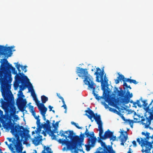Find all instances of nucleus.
<instances>
[{
    "label": "nucleus",
    "instance_id": "1",
    "mask_svg": "<svg viewBox=\"0 0 153 153\" xmlns=\"http://www.w3.org/2000/svg\"><path fill=\"white\" fill-rule=\"evenodd\" d=\"M3 60L5 63L1 65L0 68V85L1 89L10 90L11 83L12 81L11 77V70L14 74H17L15 68L11 64L8 62L6 59Z\"/></svg>",
    "mask_w": 153,
    "mask_h": 153
},
{
    "label": "nucleus",
    "instance_id": "2",
    "mask_svg": "<svg viewBox=\"0 0 153 153\" xmlns=\"http://www.w3.org/2000/svg\"><path fill=\"white\" fill-rule=\"evenodd\" d=\"M86 113L85 115L86 116L91 120V122L94 121L92 119L93 118L97 124L98 125V128L99 131V136L100 137H98V142L100 143L101 146L103 148V151L102 152H98V153H115L113 149L112 146L110 145L107 146L105 143L102 142L101 140L102 139V137L103 133L102 128V123L101 120V117L100 115H97V113L94 114V112L89 108H88L87 110L85 111Z\"/></svg>",
    "mask_w": 153,
    "mask_h": 153
},
{
    "label": "nucleus",
    "instance_id": "3",
    "mask_svg": "<svg viewBox=\"0 0 153 153\" xmlns=\"http://www.w3.org/2000/svg\"><path fill=\"white\" fill-rule=\"evenodd\" d=\"M125 91L121 88L119 90L117 88L115 87L112 95L114 96L110 100L113 105H120L122 104H127L130 102V99L133 97L132 93H130L128 90H127L126 94L125 95Z\"/></svg>",
    "mask_w": 153,
    "mask_h": 153
},
{
    "label": "nucleus",
    "instance_id": "4",
    "mask_svg": "<svg viewBox=\"0 0 153 153\" xmlns=\"http://www.w3.org/2000/svg\"><path fill=\"white\" fill-rule=\"evenodd\" d=\"M1 91L4 99L5 101L1 99L2 108L6 112H15L16 108L14 106V97L10 90L1 89Z\"/></svg>",
    "mask_w": 153,
    "mask_h": 153
},
{
    "label": "nucleus",
    "instance_id": "5",
    "mask_svg": "<svg viewBox=\"0 0 153 153\" xmlns=\"http://www.w3.org/2000/svg\"><path fill=\"white\" fill-rule=\"evenodd\" d=\"M76 73L78 74L79 77L82 79H84L83 81L85 85H88V87L92 89V93L95 97L96 99L99 100L101 97L98 96V94H96L95 92V89L97 87L96 84L94 83L93 79L90 75L88 74L87 69H84L80 67H78L77 69Z\"/></svg>",
    "mask_w": 153,
    "mask_h": 153
},
{
    "label": "nucleus",
    "instance_id": "6",
    "mask_svg": "<svg viewBox=\"0 0 153 153\" xmlns=\"http://www.w3.org/2000/svg\"><path fill=\"white\" fill-rule=\"evenodd\" d=\"M16 123H13L11 121H9L7 123L6 125V128L7 129H10L11 131L13 134L15 135L16 138V141L17 142H20V136L23 138L25 136V134L24 131V128L23 126H20L19 124L17 125L14 126V124Z\"/></svg>",
    "mask_w": 153,
    "mask_h": 153
},
{
    "label": "nucleus",
    "instance_id": "7",
    "mask_svg": "<svg viewBox=\"0 0 153 153\" xmlns=\"http://www.w3.org/2000/svg\"><path fill=\"white\" fill-rule=\"evenodd\" d=\"M68 132L69 133V134L68 136H67L64 134L63 133L61 134L62 132H63V131L62 130H61L59 132V134H58V135H60L61 137L63 136L65 137L66 139H67V137L70 138L72 140V143H71V148L72 149H77V147L79 146L80 147H82V143L84 140L83 137L80 138L77 135L74 136L75 134L74 133L73 131L69 130Z\"/></svg>",
    "mask_w": 153,
    "mask_h": 153
},
{
    "label": "nucleus",
    "instance_id": "8",
    "mask_svg": "<svg viewBox=\"0 0 153 153\" xmlns=\"http://www.w3.org/2000/svg\"><path fill=\"white\" fill-rule=\"evenodd\" d=\"M26 83V81L24 84L21 83L19 86L20 90L17 94L18 98L16 101V104L18 109L22 112H24L27 107V102L25 99H23L22 97H24L22 91L25 89V86Z\"/></svg>",
    "mask_w": 153,
    "mask_h": 153
},
{
    "label": "nucleus",
    "instance_id": "9",
    "mask_svg": "<svg viewBox=\"0 0 153 153\" xmlns=\"http://www.w3.org/2000/svg\"><path fill=\"white\" fill-rule=\"evenodd\" d=\"M104 70L103 69L102 71L99 68H96V71L94 73V74L96 75V81L98 82H101L102 89L104 91L103 96L105 94V91L106 90V85L108 83V79L106 76V74L104 75Z\"/></svg>",
    "mask_w": 153,
    "mask_h": 153
},
{
    "label": "nucleus",
    "instance_id": "10",
    "mask_svg": "<svg viewBox=\"0 0 153 153\" xmlns=\"http://www.w3.org/2000/svg\"><path fill=\"white\" fill-rule=\"evenodd\" d=\"M137 141L142 147L141 151L143 153H151L150 151L152 147V144L153 143V141L151 143L143 138H141L140 140V138H138Z\"/></svg>",
    "mask_w": 153,
    "mask_h": 153
},
{
    "label": "nucleus",
    "instance_id": "11",
    "mask_svg": "<svg viewBox=\"0 0 153 153\" xmlns=\"http://www.w3.org/2000/svg\"><path fill=\"white\" fill-rule=\"evenodd\" d=\"M16 64V67L19 71V74H16L15 77V81L20 82L21 83L24 84L26 80L29 81V79L23 73L21 72V71L20 69V64H18V63H17Z\"/></svg>",
    "mask_w": 153,
    "mask_h": 153
},
{
    "label": "nucleus",
    "instance_id": "12",
    "mask_svg": "<svg viewBox=\"0 0 153 153\" xmlns=\"http://www.w3.org/2000/svg\"><path fill=\"white\" fill-rule=\"evenodd\" d=\"M121 80H122L123 82H129L130 83H132L134 84H136L138 83V82L135 80L125 78L124 76L122 74H119V76L117 77V79H115V83L116 84H118L119 83L120 81Z\"/></svg>",
    "mask_w": 153,
    "mask_h": 153
},
{
    "label": "nucleus",
    "instance_id": "13",
    "mask_svg": "<svg viewBox=\"0 0 153 153\" xmlns=\"http://www.w3.org/2000/svg\"><path fill=\"white\" fill-rule=\"evenodd\" d=\"M97 140L96 137H94L91 139L89 138L88 140V144L85 145L87 151H89L91 147H94V146Z\"/></svg>",
    "mask_w": 153,
    "mask_h": 153
},
{
    "label": "nucleus",
    "instance_id": "14",
    "mask_svg": "<svg viewBox=\"0 0 153 153\" xmlns=\"http://www.w3.org/2000/svg\"><path fill=\"white\" fill-rule=\"evenodd\" d=\"M102 138V140H105L109 138L111 139L113 141L115 140L116 138V136L113 135V132L111 131L109 129L105 132Z\"/></svg>",
    "mask_w": 153,
    "mask_h": 153
},
{
    "label": "nucleus",
    "instance_id": "15",
    "mask_svg": "<svg viewBox=\"0 0 153 153\" xmlns=\"http://www.w3.org/2000/svg\"><path fill=\"white\" fill-rule=\"evenodd\" d=\"M5 144L7 146L9 149L11 151L12 153H16L15 151H13L14 149L12 146H13V144L15 147H16L17 146V142L16 141L15 138H13V140L12 141V143L10 144V145L8 144L7 142L6 141L5 142Z\"/></svg>",
    "mask_w": 153,
    "mask_h": 153
},
{
    "label": "nucleus",
    "instance_id": "16",
    "mask_svg": "<svg viewBox=\"0 0 153 153\" xmlns=\"http://www.w3.org/2000/svg\"><path fill=\"white\" fill-rule=\"evenodd\" d=\"M58 142L59 143H62V144H65L68 149H73L71 148V142L70 141L67 140V139H65L63 140L60 139L58 140Z\"/></svg>",
    "mask_w": 153,
    "mask_h": 153
},
{
    "label": "nucleus",
    "instance_id": "17",
    "mask_svg": "<svg viewBox=\"0 0 153 153\" xmlns=\"http://www.w3.org/2000/svg\"><path fill=\"white\" fill-rule=\"evenodd\" d=\"M86 130L84 133L82 134V132L81 133V134H80V136L81 137H83L84 138V135L85 134L86 136V137H90V139H91L92 138H94V137H95L94 136V134L93 132H92V134L89 133V132L88 131V130L87 128V126H86Z\"/></svg>",
    "mask_w": 153,
    "mask_h": 153
},
{
    "label": "nucleus",
    "instance_id": "18",
    "mask_svg": "<svg viewBox=\"0 0 153 153\" xmlns=\"http://www.w3.org/2000/svg\"><path fill=\"white\" fill-rule=\"evenodd\" d=\"M37 107L41 115L46 114L47 108L45 106L44 104L40 103L39 105H37Z\"/></svg>",
    "mask_w": 153,
    "mask_h": 153
},
{
    "label": "nucleus",
    "instance_id": "19",
    "mask_svg": "<svg viewBox=\"0 0 153 153\" xmlns=\"http://www.w3.org/2000/svg\"><path fill=\"white\" fill-rule=\"evenodd\" d=\"M121 134L123 135V136L120 139V140L121 142L120 144L121 145L124 146V143L126 141L128 138L127 133L126 131H122L121 132Z\"/></svg>",
    "mask_w": 153,
    "mask_h": 153
},
{
    "label": "nucleus",
    "instance_id": "20",
    "mask_svg": "<svg viewBox=\"0 0 153 153\" xmlns=\"http://www.w3.org/2000/svg\"><path fill=\"white\" fill-rule=\"evenodd\" d=\"M142 102H143V105L144 107H146V112L145 113V115L146 114H147V116H148L147 113L148 114V112L149 111V110H147V107L149 106V109H150L152 108H150V105H152V102H153V100L152 101V102H151V103H150V104L149 105L147 106L148 105V103L146 102V100H143L142 101Z\"/></svg>",
    "mask_w": 153,
    "mask_h": 153
},
{
    "label": "nucleus",
    "instance_id": "21",
    "mask_svg": "<svg viewBox=\"0 0 153 153\" xmlns=\"http://www.w3.org/2000/svg\"><path fill=\"white\" fill-rule=\"evenodd\" d=\"M41 139L40 140L39 137H35L34 139L32 140L33 143L35 146L38 145L40 143Z\"/></svg>",
    "mask_w": 153,
    "mask_h": 153
},
{
    "label": "nucleus",
    "instance_id": "22",
    "mask_svg": "<svg viewBox=\"0 0 153 153\" xmlns=\"http://www.w3.org/2000/svg\"><path fill=\"white\" fill-rule=\"evenodd\" d=\"M41 101L42 103L44 104L48 101V97L44 95H42L41 97Z\"/></svg>",
    "mask_w": 153,
    "mask_h": 153
},
{
    "label": "nucleus",
    "instance_id": "23",
    "mask_svg": "<svg viewBox=\"0 0 153 153\" xmlns=\"http://www.w3.org/2000/svg\"><path fill=\"white\" fill-rule=\"evenodd\" d=\"M30 87L31 88V89L32 90V92H31V95L33 97V99L34 98H35L36 97V94H35V93L34 91V90L33 88V87L32 85L30 83Z\"/></svg>",
    "mask_w": 153,
    "mask_h": 153
},
{
    "label": "nucleus",
    "instance_id": "24",
    "mask_svg": "<svg viewBox=\"0 0 153 153\" xmlns=\"http://www.w3.org/2000/svg\"><path fill=\"white\" fill-rule=\"evenodd\" d=\"M42 127L44 128H46L50 127V122L49 120H46V123L42 125Z\"/></svg>",
    "mask_w": 153,
    "mask_h": 153
},
{
    "label": "nucleus",
    "instance_id": "25",
    "mask_svg": "<svg viewBox=\"0 0 153 153\" xmlns=\"http://www.w3.org/2000/svg\"><path fill=\"white\" fill-rule=\"evenodd\" d=\"M150 134L149 132H146L145 136H146V137L145 138H143L145 140L148 141V140H149V138H150V137L149 136Z\"/></svg>",
    "mask_w": 153,
    "mask_h": 153
},
{
    "label": "nucleus",
    "instance_id": "26",
    "mask_svg": "<svg viewBox=\"0 0 153 153\" xmlns=\"http://www.w3.org/2000/svg\"><path fill=\"white\" fill-rule=\"evenodd\" d=\"M20 83H21V82H20L15 81V82L14 84V87L15 89H16L18 87Z\"/></svg>",
    "mask_w": 153,
    "mask_h": 153
},
{
    "label": "nucleus",
    "instance_id": "27",
    "mask_svg": "<svg viewBox=\"0 0 153 153\" xmlns=\"http://www.w3.org/2000/svg\"><path fill=\"white\" fill-rule=\"evenodd\" d=\"M20 67H21L22 70L23 71H24V73L26 72L27 71L26 68L27 67L26 65L22 66L20 65Z\"/></svg>",
    "mask_w": 153,
    "mask_h": 153
},
{
    "label": "nucleus",
    "instance_id": "28",
    "mask_svg": "<svg viewBox=\"0 0 153 153\" xmlns=\"http://www.w3.org/2000/svg\"><path fill=\"white\" fill-rule=\"evenodd\" d=\"M15 147L16 148V149L17 150V153H19V152L21 153L22 152V148H20L19 149L18 148V145L16 147Z\"/></svg>",
    "mask_w": 153,
    "mask_h": 153
},
{
    "label": "nucleus",
    "instance_id": "29",
    "mask_svg": "<svg viewBox=\"0 0 153 153\" xmlns=\"http://www.w3.org/2000/svg\"><path fill=\"white\" fill-rule=\"evenodd\" d=\"M57 95L58 97L61 100L62 102H64V99L63 97H62L59 93H57Z\"/></svg>",
    "mask_w": 153,
    "mask_h": 153
},
{
    "label": "nucleus",
    "instance_id": "30",
    "mask_svg": "<svg viewBox=\"0 0 153 153\" xmlns=\"http://www.w3.org/2000/svg\"><path fill=\"white\" fill-rule=\"evenodd\" d=\"M126 122H128L130 125H131L133 123V120H130V119H126Z\"/></svg>",
    "mask_w": 153,
    "mask_h": 153
},
{
    "label": "nucleus",
    "instance_id": "31",
    "mask_svg": "<svg viewBox=\"0 0 153 153\" xmlns=\"http://www.w3.org/2000/svg\"><path fill=\"white\" fill-rule=\"evenodd\" d=\"M34 100L36 103V104L37 106V105H39L40 104V103H39V101L38 99L36 97L35 98H34L33 99Z\"/></svg>",
    "mask_w": 153,
    "mask_h": 153
},
{
    "label": "nucleus",
    "instance_id": "32",
    "mask_svg": "<svg viewBox=\"0 0 153 153\" xmlns=\"http://www.w3.org/2000/svg\"><path fill=\"white\" fill-rule=\"evenodd\" d=\"M41 128L42 127L40 126L39 127H38L37 128V130L36 131V133H37L38 132H40L41 131Z\"/></svg>",
    "mask_w": 153,
    "mask_h": 153
},
{
    "label": "nucleus",
    "instance_id": "33",
    "mask_svg": "<svg viewBox=\"0 0 153 153\" xmlns=\"http://www.w3.org/2000/svg\"><path fill=\"white\" fill-rule=\"evenodd\" d=\"M36 124L37 126V127H39L41 126V123L40 122V119H39L38 120L37 119Z\"/></svg>",
    "mask_w": 153,
    "mask_h": 153
},
{
    "label": "nucleus",
    "instance_id": "34",
    "mask_svg": "<svg viewBox=\"0 0 153 153\" xmlns=\"http://www.w3.org/2000/svg\"><path fill=\"white\" fill-rule=\"evenodd\" d=\"M62 103H63V105L62 107H63L65 109V112L66 113V110H67V106H66V104H65V102L64 101V102H62Z\"/></svg>",
    "mask_w": 153,
    "mask_h": 153
},
{
    "label": "nucleus",
    "instance_id": "35",
    "mask_svg": "<svg viewBox=\"0 0 153 153\" xmlns=\"http://www.w3.org/2000/svg\"><path fill=\"white\" fill-rule=\"evenodd\" d=\"M137 104V105L139 107H141L142 105L140 104V100H137L136 101Z\"/></svg>",
    "mask_w": 153,
    "mask_h": 153
},
{
    "label": "nucleus",
    "instance_id": "36",
    "mask_svg": "<svg viewBox=\"0 0 153 153\" xmlns=\"http://www.w3.org/2000/svg\"><path fill=\"white\" fill-rule=\"evenodd\" d=\"M49 131H50V132H51V135H53V134H54V133H58V132L57 131L56 132L55 131H51V130L50 129H49Z\"/></svg>",
    "mask_w": 153,
    "mask_h": 153
},
{
    "label": "nucleus",
    "instance_id": "37",
    "mask_svg": "<svg viewBox=\"0 0 153 153\" xmlns=\"http://www.w3.org/2000/svg\"><path fill=\"white\" fill-rule=\"evenodd\" d=\"M74 126L78 129H82V127H79L78 126V123H76V125H74Z\"/></svg>",
    "mask_w": 153,
    "mask_h": 153
},
{
    "label": "nucleus",
    "instance_id": "38",
    "mask_svg": "<svg viewBox=\"0 0 153 153\" xmlns=\"http://www.w3.org/2000/svg\"><path fill=\"white\" fill-rule=\"evenodd\" d=\"M103 105H104L106 109L108 108L109 107V106L108 105H107V104H106L105 102H102Z\"/></svg>",
    "mask_w": 153,
    "mask_h": 153
},
{
    "label": "nucleus",
    "instance_id": "39",
    "mask_svg": "<svg viewBox=\"0 0 153 153\" xmlns=\"http://www.w3.org/2000/svg\"><path fill=\"white\" fill-rule=\"evenodd\" d=\"M132 143L133 145V146L134 147H136L137 146L136 142L135 140H134L132 141Z\"/></svg>",
    "mask_w": 153,
    "mask_h": 153
},
{
    "label": "nucleus",
    "instance_id": "40",
    "mask_svg": "<svg viewBox=\"0 0 153 153\" xmlns=\"http://www.w3.org/2000/svg\"><path fill=\"white\" fill-rule=\"evenodd\" d=\"M50 136H51L52 137H53V138H52V139L53 140H56V136L54 134H53V135H51V134H50Z\"/></svg>",
    "mask_w": 153,
    "mask_h": 153
},
{
    "label": "nucleus",
    "instance_id": "41",
    "mask_svg": "<svg viewBox=\"0 0 153 153\" xmlns=\"http://www.w3.org/2000/svg\"><path fill=\"white\" fill-rule=\"evenodd\" d=\"M123 85L125 87V88H124V89H125L128 86V85L127 84L126 82H124L123 83Z\"/></svg>",
    "mask_w": 153,
    "mask_h": 153
},
{
    "label": "nucleus",
    "instance_id": "42",
    "mask_svg": "<svg viewBox=\"0 0 153 153\" xmlns=\"http://www.w3.org/2000/svg\"><path fill=\"white\" fill-rule=\"evenodd\" d=\"M31 112L33 116H35L36 114L35 110H33V111H31Z\"/></svg>",
    "mask_w": 153,
    "mask_h": 153
},
{
    "label": "nucleus",
    "instance_id": "43",
    "mask_svg": "<svg viewBox=\"0 0 153 153\" xmlns=\"http://www.w3.org/2000/svg\"><path fill=\"white\" fill-rule=\"evenodd\" d=\"M102 149V148L101 147H99L98 148V151L96 152L95 153H98V152H100V150H101ZM101 151V152H102Z\"/></svg>",
    "mask_w": 153,
    "mask_h": 153
},
{
    "label": "nucleus",
    "instance_id": "44",
    "mask_svg": "<svg viewBox=\"0 0 153 153\" xmlns=\"http://www.w3.org/2000/svg\"><path fill=\"white\" fill-rule=\"evenodd\" d=\"M24 133L25 134V135L26 134L25 133V132H27V133H28L29 132V130H27V129H25L24 128Z\"/></svg>",
    "mask_w": 153,
    "mask_h": 153
},
{
    "label": "nucleus",
    "instance_id": "45",
    "mask_svg": "<svg viewBox=\"0 0 153 153\" xmlns=\"http://www.w3.org/2000/svg\"><path fill=\"white\" fill-rule=\"evenodd\" d=\"M48 108L49 109V111H52V108H53V107L52 106H51L50 105H49L48 106Z\"/></svg>",
    "mask_w": 153,
    "mask_h": 153
},
{
    "label": "nucleus",
    "instance_id": "46",
    "mask_svg": "<svg viewBox=\"0 0 153 153\" xmlns=\"http://www.w3.org/2000/svg\"><path fill=\"white\" fill-rule=\"evenodd\" d=\"M45 114H44V115L42 114L43 117V119L44 121H45L46 120Z\"/></svg>",
    "mask_w": 153,
    "mask_h": 153
},
{
    "label": "nucleus",
    "instance_id": "47",
    "mask_svg": "<svg viewBox=\"0 0 153 153\" xmlns=\"http://www.w3.org/2000/svg\"><path fill=\"white\" fill-rule=\"evenodd\" d=\"M34 117L35 118V119H36V120H37V119L38 120V119H39V115H38L37 116L36 115L35 116H34Z\"/></svg>",
    "mask_w": 153,
    "mask_h": 153
},
{
    "label": "nucleus",
    "instance_id": "48",
    "mask_svg": "<svg viewBox=\"0 0 153 153\" xmlns=\"http://www.w3.org/2000/svg\"><path fill=\"white\" fill-rule=\"evenodd\" d=\"M130 102H131V103H133V105H134V106L136 105V104H137V102H133L132 100H131V101Z\"/></svg>",
    "mask_w": 153,
    "mask_h": 153
},
{
    "label": "nucleus",
    "instance_id": "49",
    "mask_svg": "<svg viewBox=\"0 0 153 153\" xmlns=\"http://www.w3.org/2000/svg\"><path fill=\"white\" fill-rule=\"evenodd\" d=\"M50 149V148L49 147H47L46 149V150L48 151V153H51V152H49V151H48V150H49V149Z\"/></svg>",
    "mask_w": 153,
    "mask_h": 153
},
{
    "label": "nucleus",
    "instance_id": "50",
    "mask_svg": "<svg viewBox=\"0 0 153 153\" xmlns=\"http://www.w3.org/2000/svg\"><path fill=\"white\" fill-rule=\"evenodd\" d=\"M7 140H8V141L10 142H12V138H7Z\"/></svg>",
    "mask_w": 153,
    "mask_h": 153
},
{
    "label": "nucleus",
    "instance_id": "51",
    "mask_svg": "<svg viewBox=\"0 0 153 153\" xmlns=\"http://www.w3.org/2000/svg\"><path fill=\"white\" fill-rule=\"evenodd\" d=\"M59 121L58 122H56L55 123V125H56V126H58L59 125Z\"/></svg>",
    "mask_w": 153,
    "mask_h": 153
},
{
    "label": "nucleus",
    "instance_id": "52",
    "mask_svg": "<svg viewBox=\"0 0 153 153\" xmlns=\"http://www.w3.org/2000/svg\"><path fill=\"white\" fill-rule=\"evenodd\" d=\"M30 108H31V111H33V110H34V108H33V106H30Z\"/></svg>",
    "mask_w": 153,
    "mask_h": 153
},
{
    "label": "nucleus",
    "instance_id": "53",
    "mask_svg": "<svg viewBox=\"0 0 153 153\" xmlns=\"http://www.w3.org/2000/svg\"><path fill=\"white\" fill-rule=\"evenodd\" d=\"M68 131H65L64 132H63V133H64H64H66V134H68ZM62 133H63L62 132L61 134H62Z\"/></svg>",
    "mask_w": 153,
    "mask_h": 153
},
{
    "label": "nucleus",
    "instance_id": "54",
    "mask_svg": "<svg viewBox=\"0 0 153 153\" xmlns=\"http://www.w3.org/2000/svg\"><path fill=\"white\" fill-rule=\"evenodd\" d=\"M126 88L127 89L128 88H129L130 89H131V88L130 87V85H128Z\"/></svg>",
    "mask_w": 153,
    "mask_h": 153
},
{
    "label": "nucleus",
    "instance_id": "55",
    "mask_svg": "<svg viewBox=\"0 0 153 153\" xmlns=\"http://www.w3.org/2000/svg\"><path fill=\"white\" fill-rule=\"evenodd\" d=\"M71 124L74 125H76V123H75L74 122H71Z\"/></svg>",
    "mask_w": 153,
    "mask_h": 153
},
{
    "label": "nucleus",
    "instance_id": "56",
    "mask_svg": "<svg viewBox=\"0 0 153 153\" xmlns=\"http://www.w3.org/2000/svg\"><path fill=\"white\" fill-rule=\"evenodd\" d=\"M42 133L45 136H46V133L44 131H43Z\"/></svg>",
    "mask_w": 153,
    "mask_h": 153
},
{
    "label": "nucleus",
    "instance_id": "57",
    "mask_svg": "<svg viewBox=\"0 0 153 153\" xmlns=\"http://www.w3.org/2000/svg\"><path fill=\"white\" fill-rule=\"evenodd\" d=\"M15 119H16V120H19V117L17 115L16 116Z\"/></svg>",
    "mask_w": 153,
    "mask_h": 153
},
{
    "label": "nucleus",
    "instance_id": "58",
    "mask_svg": "<svg viewBox=\"0 0 153 153\" xmlns=\"http://www.w3.org/2000/svg\"><path fill=\"white\" fill-rule=\"evenodd\" d=\"M122 118L123 120H124L125 121H126V119H125V117H124L123 116L122 117Z\"/></svg>",
    "mask_w": 153,
    "mask_h": 153
},
{
    "label": "nucleus",
    "instance_id": "59",
    "mask_svg": "<svg viewBox=\"0 0 153 153\" xmlns=\"http://www.w3.org/2000/svg\"><path fill=\"white\" fill-rule=\"evenodd\" d=\"M142 134H143V135H145V134H146V133H145L144 132H142Z\"/></svg>",
    "mask_w": 153,
    "mask_h": 153
},
{
    "label": "nucleus",
    "instance_id": "60",
    "mask_svg": "<svg viewBox=\"0 0 153 153\" xmlns=\"http://www.w3.org/2000/svg\"><path fill=\"white\" fill-rule=\"evenodd\" d=\"M32 134L33 135V134H34L35 133V132L34 131H33L32 132Z\"/></svg>",
    "mask_w": 153,
    "mask_h": 153
},
{
    "label": "nucleus",
    "instance_id": "61",
    "mask_svg": "<svg viewBox=\"0 0 153 153\" xmlns=\"http://www.w3.org/2000/svg\"><path fill=\"white\" fill-rule=\"evenodd\" d=\"M150 137V138H151L152 139H153V134Z\"/></svg>",
    "mask_w": 153,
    "mask_h": 153
},
{
    "label": "nucleus",
    "instance_id": "62",
    "mask_svg": "<svg viewBox=\"0 0 153 153\" xmlns=\"http://www.w3.org/2000/svg\"><path fill=\"white\" fill-rule=\"evenodd\" d=\"M129 149H130V148H129ZM127 153H131V152L130 151V150H129V151Z\"/></svg>",
    "mask_w": 153,
    "mask_h": 153
},
{
    "label": "nucleus",
    "instance_id": "63",
    "mask_svg": "<svg viewBox=\"0 0 153 153\" xmlns=\"http://www.w3.org/2000/svg\"><path fill=\"white\" fill-rule=\"evenodd\" d=\"M51 111H52L53 113H55V111L54 110H52Z\"/></svg>",
    "mask_w": 153,
    "mask_h": 153
},
{
    "label": "nucleus",
    "instance_id": "64",
    "mask_svg": "<svg viewBox=\"0 0 153 153\" xmlns=\"http://www.w3.org/2000/svg\"><path fill=\"white\" fill-rule=\"evenodd\" d=\"M34 151H35V153H37V151L36 150H35Z\"/></svg>",
    "mask_w": 153,
    "mask_h": 153
}]
</instances>
